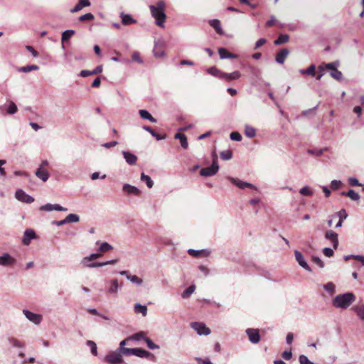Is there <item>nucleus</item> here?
I'll return each mask as SVG.
<instances>
[{
  "instance_id": "obj_44",
  "label": "nucleus",
  "mask_w": 364,
  "mask_h": 364,
  "mask_svg": "<svg viewBox=\"0 0 364 364\" xmlns=\"http://www.w3.org/2000/svg\"><path fill=\"white\" fill-rule=\"evenodd\" d=\"M95 18V16L91 13H87L84 15H82L79 17L80 21H92Z\"/></svg>"
},
{
  "instance_id": "obj_50",
  "label": "nucleus",
  "mask_w": 364,
  "mask_h": 364,
  "mask_svg": "<svg viewBox=\"0 0 364 364\" xmlns=\"http://www.w3.org/2000/svg\"><path fill=\"white\" fill-rule=\"evenodd\" d=\"M336 215L339 218V220L346 219L348 217V214L345 209H341L340 211L337 212L335 215H332V217Z\"/></svg>"
},
{
  "instance_id": "obj_61",
  "label": "nucleus",
  "mask_w": 364,
  "mask_h": 364,
  "mask_svg": "<svg viewBox=\"0 0 364 364\" xmlns=\"http://www.w3.org/2000/svg\"><path fill=\"white\" fill-rule=\"evenodd\" d=\"M341 186V182L340 181L333 180L331 181V188L333 190L338 189Z\"/></svg>"
},
{
  "instance_id": "obj_53",
  "label": "nucleus",
  "mask_w": 364,
  "mask_h": 364,
  "mask_svg": "<svg viewBox=\"0 0 364 364\" xmlns=\"http://www.w3.org/2000/svg\"><path fill=\"white\" fill-rule=\"evenodd\" d=\"M128 279H129L133 283H136L137 284H140L142 283V279L136 275H129Z\"/></svg>"
},
{
  "instance_id": "obj_13",
  "label": "nucleus",
  "mask_w": 364,
  "mask_h": 364,
  "mask_svg": "<svg viewBox=\"0 0 364 364\" xmlns=\"http://www.w3.org/2000/svg\"><path fill=\"white\" fill-rule=\"evenodd\" d=\"M230 181L233 184H235V186H237L238 188H240L241 189H244L245 188H250L256 189V188L252 184L247 183V182H244L237 178H230Z\"/></svg>"
},
{
  "instance_id": "obj_33",
  "label": "nucleus",
  "mask_w": 364,
  "mask_h": 364,
  "mask_svg": "<svg viewBox=\"0 0 364 364\" xmlns=\"http://www.w3.org/2000/svg\"><path fill=\"white\" fill-rule=\"evenodd\" d=\"M141 180L146 183V186H148V188H151L153 187V186H154L153 181L149 176L144 174V173H142L141 174Z\"/></svg>"
},
{
  "instance_id": "obj_25",
  "label": "nucleus",
  "mask_w": 364,
  "mask_h": 364,
  "mask_svg": "<svg viewBox=\"0 0 364 364\" xmlns=\"http://www.w3.org/2000/svg\"><path fill=\"white\" fill-rule=\"evenodd\" d=\"M139 115L141 118L143 119H148L149 120L150 122H153V123H156V119L155 118H154L151 114L146 110L145 109H141L139 110Z\"/></svg>"
},
{
  "instance_id": "obj_10",
  "label": "nucleus",
  "mask_w": 364,
  "mask_h": 364,
  "mask_svg": "<svg viewBox=\"0 0 364 364\" xmlns=\"http://www.w3.org/2000/svg\"><path fill=\"white\" fill-rule=\"evenodd\" d=\"M16 259L8 253H4L0 256V265L12 266L15 264Z\"/></svg>"
},
{
  "instance_id": "obj_27",
  "label": "nucleus",
  "mask_w": 364,
  "mask_h": 364,
  "mask_svg": "<svg viewBox=\"0 0 364 364\" xmlns=\"http://www.w3.org/2000/svg\"><path fill=\"white\" fill-rule=\"evenodd\" d=\"M209 23L215 30V31L218 34H223V30H222V28L220 26V22L219 20H217V19L211 20V21H210Z\"/></svg>"
},
{
  "instance_id": "obj_20",
  "label": "nucleus",
  "mask_w": 364,
  "mask_h": 364,
  "mask_svg": "<svg viewBox=\"0 0 364 364\" xmlns=\"http://www.w3.org/2000/svg\"><path fill=\"white\" fill-rule=\"evenodd\" d=\"M89 6H90V0H79V2L70 10V11L72 13H75L82 9V8Z\"/></svg>"
},
{
  "instance_id": "obj_51",
  "label": "nucleus",
  "mask_w": 364,
  "mask_h": 364,
  "mask_svg": "<svg viewBox=\"0 0 364 364\" xmlns=\"http://www.w3.org/2000/svg\"><path fill=\"white\" fill-rule=\"evenodd\" d=\"M117 289H118L117 280H113L112 282V284L109 287V292L110 294H114L117 292Z\"/></svg>"
},
{
  "instance_id": "obj_24",
  "label": "nucleus",
  "mask_w": 364,
  "mask_h": 364,
  "mask_svg": "<svg viewBox=\"0 0 364 364\" xmlns=\"http://www.w3.org/2000/svg\"><path fill=\"white\" fill-rule=\"evenodd\" d=\"M75 31L74 30H67L65 31H64L63 33H62V37H61V43H62V45L63 46V43L68 41H69V39L73 36L75 35Z\"/></svg>"
},
{
  "instance_id": "obj_21",
  "label": "nucleus",
  "mask_w": 364,
  "mask_h": 364,
  "mask_svg": "<svg viewBox=\"0 0 364 364\" xmlns=\"http://www.w3.org/2000/svg\"><path fill=\"white\" fill-rule=\"evenodd\" d=\"M223 75V79L227 81H230L240 78L241 76V73L239 71H235L231 73H224Z\"/></svg>"
},
{
  "instance_id": "obj_2",
  "label": "nucleus",
  "mask_w": 364,
  "mask_h": 364,
  "mask_svg": "<svg viewBox=\"0 0 364 364\" xmlns=\"http://www.w3.org/2000/svg\"><path fill=\"white\" fill-rule=\"evenodd\" d=\"M354 299L355 297H335L332 304L336 308L346 309L353 302Z\"/></svg>"
},
{
  "instance_id": "obj_9",
  "label": "nucleus",
  "mask_w": 364,
  "mask_h": 364,
  "mask_svg": "<svg viewBox=\"0 0 364 364\" xmlns=\"http://www.w3.org/2000/svg\"><path fill=\"white\" fill-rule=\"evenodd\" d=\"M325 237L326 239L330 240L332 244L333 247L335 250H336L338 247V234L333 232V230H328L325 233Z\"/></svg>"
},
{
  "instance_id": "obj_60",
  "label": "nucleus",
  "mask_w": 364,
  "mask_h": 364,
  "mask_svg": "<svg viewBox=\"0 0 364 364\" xmlns=\"http://www.w3.org/2000/svg\"><path fill=\"white\" fill-rule=\"evenodd\" d=\"M312 261L321 268L324 267L323 262L318 257H313Z\"/></svg>"
},
{
  "instance_id": "obj_36",
  "label": "nucleus",
  "mask_w": 364,
  "mask_h": 364,
  "mask_svg": "<svg viewBox=\"0 0 364 364\" xmlns=\"http://www.w3.org/2000/svg\"><path fill=\"white\" fill-rule=\"evenodd\" d=\"M134 311L136 313H141L144 316H145L146 314L147 308L146 306H143L139 304H136L134 306Z\"/></svg>"
},
{
  "instance_id": "obj_46",
  "label": "nucleus",
  "mask_w": 364,
  "mask_h": 364,
  "mask_svg": "<svg viewBox=\"0 0 364 364\" xmlns=\"http://www.w3.org/2000/svg\"><path fill=\"white\" fill-rule=\"evenodd\" d=\"M323 288L328 291V293L333 294L335 290V284L332 282H328L323 285Z\"/></svg>"
},
{
  "instance_id": "obj_3",
  "label": "nucleus",
  "mask_w": 364,
  "mask_h": 364,
  "mask_svg": "<svg viewBox=\"0 0 364 364\" xmlns=\"http://www.w3.org/2000/svg\"><path fill=\"white\" fill-rule=\"evenodd\" d=\"M105 361L108 364H122L124 360L120 353L112 352L107 355Z\"/></svg>"
},
{
  "instance_id": "obj_32",
  "label": "nucleus",
  "mask_w": 364,
  "mask_h": 364,
  "mask_svg": "<svg viewBox=\"0 0 364 364\" xmlns=\"http://www.w3.org/2000/svg\"><path fill=\"white\" fill-rule=\"evenodd\" d=\"M353 309L356 312L360 319L364 320V304L355 306L353 307Z\"/></svg>"
},
{
  "instance_id": "obj_37",
  "label": "nucleus",
  "mask_w": 364,
  "mask_h": 364,
  "mask_svg": "<svg viewBox=\"0 0 364 364\" xmlns=\"http://www.w3.org/2000/svg\"><path fill=\"white\" fill-rule=\"evenodd\" d=\"M144 129L149 132L153 136L156 137L157 140H161L165 138V136H162L154 132L150 127L144 126Z\"/></svg>"
},
{
  "instance_id": "obj_41",
  "label": "nucleus",
  "mask_w": 364,
  "mask_h": 364,
  "mask_svg": "<svg viewBox=\"0 0 364 364\" xmlns=\"http://www.w3.org/2000/svg\"><path fill=\"white\" fill-rule=\"evenodd\" d=\"M38 70V65H31L21 67L19 70L21 72H23V73H28V72H30L32 70Z\"/></svg>"
},
{
  "instance_id": "obj_35",
  "label": "nucleus",
  "mask_w": 364,
  "mask_h": 364,
  "mask_svg": "<svg viewBox=\"0 0 364 364\" xmlns=\"http://www.w3.org/2000/svg\"><path fill=\"white\" fill-rule=\"evenodd\" d=\"M301 73L302 74H306L314 77L316 76V66L314 65H311L306 70H301Z\"/></svg>"
},
{
  "instance_id": "obj_47",
  "label": "nucleus",
  "mask_w": 364,
  "mask_h": 364,
  "mask_svg": "<svg viewBox=\"0 0 364 364\" xmlns=\"http://www.w3.org/2000/svg\"><path fill=\"white\" fill-rule=\"evenodd\" d=\"M112 249V246H111L109 244H108L107 242H103L100 248H99V250L101 252H106L107 251H109Z\"/></svg>"
},
{
  "instance_id": "obj_45",
  "label": "nucleus",
  "mask_w": 364,
  "mask_h": 364,
  "mask_svg": "<svg viewBox=\"0 0 364 364\" xmlns=\"http://www.w3.org/2000/svg\"><path fill=\"white\" fill-rule=\"evenodd\" d=\"M144 341L146 343L149 348L151 350L159 348V346L155 344L149 338H144Z\"/></svg>"
},
{
  "instance_id": "obj_39",
  "label": "nucleus",
  "mask_w": 364,
  "mask_h": 364,
  "mask_svg": "<svg viewBox=\"0 0 364 364\" xmlns=\"http://www.w3.org/2000/svg\"><path fill=\"white\" fill-rule=\"evenodd\" d=\"M330 75L333 78L338 81L341 80L343 77L342 73L339 71L337 68L331 71Z\"/></svg>"
},
{
  "instance_id": "obj_12",
  "label": "nucleus",
  "mask_w": 364,
  "mask_h": 364,
  "mask_svg": "<svg viewBox=\"0 0 364 364\" xmlns=\"http://www.w3.org/2000/svg\"><path fill=\"white\" fill-rule=\"evenodd\" d=\"M294 255H295L296 260L299 264V265L301 267H302L304 269H305L306 270L311 272V269L310 267L308 265V264L306 263V262L304 260L302 254L300 252L296 250L294 252Z\"/></svg>"
},
{
  "instance_id": "obj_23",
  "label": "nucleus",
  "mask_w": 364,
  "mask_h": 364,
  "mask_svg": "<svg viewBox=\"0 0 364 364\" xmlns=\"http://www.w3.org/2000/svg\"><path fill=\"white\" fill-rule=\"evenodd\" d=\"M175 139H178L180 140L181 145L183 149H187L188 146L187 137L185 134L181 133H176L175 134Z\"/></svg>"
},
{
  "instance_id": "obj_15",
  "label": "nucleus",
  "mask_w": 364,
  "mask_h": 364,
  "mask_svg": "<svg viewBox=\"0 0 364 364\" xmlns=\"http://www.w3.org/2000/svg\"><path fill=\"white\" fill-rule=\"evenodd\" d=\"M188 252L190 255L196 257H205L210 255V251L207 250H195L190 249L188 250Z\"/></svg>"
},
{
  "instance_id": "obj_38",
  "label": "nucleus",
  "mask_w": 364,
  "mask_h": 364,
  "mask_svg": "<svg viewBox=\"0 0 364 364\" xmlns=\"http://www.w3.org/2000/svg\"><path fill=\"white\" fill-rule=\"evenodd\" d=\"M65 220L67 223H77L80 220V218L78 215L71 213L66 216Z\"/></svg>"
},
{
  "instance_id": "obj_28",
  "label": "nucleus",
  "mask_w": 364,
  "mask_h": 364,
  "mask_svg": "<svg viewBox=\"0 0 364 364\" xmlns=\"http://www.w3.org/2000/svg\"><path fill=\"white\" fill-rule=\"evenodd\" d=\"M341 195L348 196L353 200H358L360 199V195L353 190H349L347 192H342Z\"/></svg>"
},
{
  "instance_id": "obj_16",
  "label": "nucleus",
  "mask_w": 364,
  "mask_h": 364,
  "mask_svg": "<svg viewBox=\"0 0 364 364\" xmlns=\"http://www.w3.org/2000/svg\"><path fill=\"white\" fill-rule=\"evenodd\" d=\"M289 50L287 48L282 49L277 55H276V61L279 64H283L289 55Z\"/></svg>"
},
{
  "instance_id": "obj_40",
  "label": "nucleus",
  "mask_w": 364,
  "mask_h": 364,
  "mask_svg": "<svg viewBox=\"0 0 364 364\" xmlns=\"http://www.w3.org/2000/svg\"><path fill=\"white\" fill-rule=\"evenodd\" d=\"M87 345L90 347L91 353L96 356L97 355V348L96 343L92 341H87Z\"/></svg>"
},
{
  "instance_id": "obj_22",
  "label": "nucleus",
  "mask_w": 364,
  "mask_h": 364,
  "mask_svg": "<svg viewBox=\"0 0 364 364\" xmlns=\"http://www.w3.org/2000/svg\"><path fill=\"white\" fill-rule=\"evenodd\" d=\"M123 190L127 193H132L136 196H139L141 193L140 191L136 187L131 186L129 184L124 185Z\"/></svg>"
},
{
  "instance_id": "obj_30",
  "label": "nucleus",
  "mask_w": 364,
  "mask_h": 364,
  "mask_svg": "<svg viewBox=\"0 0 364 364\" xmlns=\"http://www.w3.org/2000/svg\"><path fill=\"white\" fill-rule=\"evenodd\" d=\"M122 22L124 25H130L134 23L136 21L130 15L122 14Z\"/></svg>"
},
{
  "instance_id": "obj_52",
  "label": "nucleus",
  "mask_w": 364,
  "mask_h": 364,
  "mask_svg": "<svg viewBox=\"0 0 364 364\" xmlns=\"http://www.w3.org/2000/svg\"><path fill=\"white\" fill-rule=\"evenodd\" d=\"M195 289V285H191L183 291L182 296H190L194 292Z\"/></svg>"
},
{
  "instance_id": "obj_26",
  "label": "nucleus",
  "mask_w": 364,
  "mask_h": 364,
  "mask_svg": "<svg viewBox=\"0 0 364 364\" xmlns=\"http://www.w3.org/2000/svg\"><path fill=\"white\" fill-rule=\"evenodd\" d=\"M207 72L210 75H213V76L217 77L218 78L223 79V75L224 73H223L222 71H220V70H218L215 67L209 68L207 70Z\"/></svg>"
},
{
  "instance_id": "obj_56",
  "label": "nucleus",
  "mask_w": 364,
  "mask_h": 364,
  "mask_svg": "<svg viewBox=\"0 0 364 364\" xmlns=\"http://www.w3.org/2000/svg\"><path fill=\"white\" fill-rule=\"evenodd\" d=\"M300 193L303 196H311L313 194L312 191L310 190L309 187H304L300 190Z\"/></svg>"
},
{
  "instance_id": "obj_18",
  "label": "nucleus",
  "mask_w": 364,
  "mask_h": 364,
  "mask_svg": "<svg viewBox=\"0 0 364 364\" xmlns=\"http://www.w3.org/2000/svg\"><path fill=\"white\" fill-rule=\"evenodd\" d=\"M218 53L221 59L225 58H237L238 56L236 54L230 53L227 49L224 48H220L218 49Z\"/></svg>"
},
{
  "instance_id": "obj_1",
  "label": "nucleus",
  "mask_w": 364,
  "mask_h": 364,
  "mask_svg": "<svg viewBox=\"0 0 364 364\" xmlns=\"http://www.w3.org/2000/svg\"><path fill=\"white\" fill-rule=\"evenodd\" d=\"M149 9L152 16L156 20V24L158 26L164 28V23L167 18L165 14V3L163 1H159L156 5H151Z\"/></svg>"
},
{
  "instance_id": "obj_31",
  "label": "nucleus",
  "mask_w": 364,
  "mask_h": 364,
  "mask_svg": "<svg viewBox=\"0 0 364 364\" xmlns=\"http://www.w3.org/2000/svg\"><path fill=\"white\" fill-rule=\"evenodd\" d=\"M289 36L287 34H281L274 41L275 45H281L289 41Z\"/></svg>"
},
{
  "instance_id": "obj_8",
  "label": "nucleus",
  "mask_w": 364,
  "mask_h": 364,
  "mask_svg": "<svg viewBox=\"0 0 364 364\" xmlns=\"http://www.w3.org/2000/svg\"><path fill=\"white\" fill-rule=\"evenodd\" d=\"M133 355L139 358H146L151 360L155 359L154 355L144 349L139 348H134Z\"/></svg>"
},
{
  "instance_id": "obj_34",
  "label": "nucleus",
  "mask_w": 364,
  "mask_h": 364,
  "mask_svg": "<svg viewBox=\"0 0 364 364\" xmlns=\"http://www.w3.org/2000/svg\"><path fill=\"white\" fill-rule=\"evenodd\" d=\"M336 68V63H325L318 67V70L322 72L324 69L334 70Z\"/></svg>"
},
{
  "instance_id": "obj_14",
  "label": "nucleus",
  "mask_w": 364,
  "mask_h": 364,
  "mask_svg": "<svg viewBox=\"0 0 364 364\" xmlns=\"http://www.w3.org/2000/svg\"><path fill=\"white\" fill-rule=\"evenodd\" d=\"M36 237L35 232L31 229H27L24 232L23 238L22 242L25 245H28L31 243V240Z\"/></svg>"
},
{
  "instance_id": "obj_11",
  "label": "nucleus",
  "mask_w": 364,
  "mask_h": 364,
  "mask_svg": "<svg viewBox=\"0 0 364 364\" xmlns=\"http://www.w3.org/2000/svg\"><path fill=\"white\" fill-rule=\"evenodd\" d=\"M23 314L28 320L36 324L40 323L42 320V316L41 315L32 313L28 310H23Z\"/></svg>"
},
{
  "instance_id": "obj_63",
  "label": "nucleus",
  "mask_w": 364,
  "mask_h": 364,
  "mask_svg": "<svg viewBox=\"0 0 364 364\" xmlns=\"http://www.w3.org/2000/svg\"><path fill=\"white\" fill-rule=\"evenodd\" d=\"M40 210L44 211H51L53 210V205L48 203L45 205L41 206L40 208Z\"/></svg>"
},
{
  "instance_id": "obj_58",
  "label": "nucleus",
  "mask_w": 364,
  "mask_h": 364,
  "mask_svg": "<svg viewBox=\"0 0 364 364\" xmlns=\"http://www.w3.org/2000/svg\"><path fill=\"white\" fill-rule=\"evenodd\" d=\"M299 363L300 364H314L312 362H311L308 358L304 355H301L299 356Z\"/></svg>"
},
{
  "instance_id": "obj_6",
  "label": "nucleus",
  "mask_w": 364,
  "mask_h": 364,
  "mask_svg": "<svg viewBox=\"0 0 364 364\" xmlns=\"http://www.w3.org/2000/svg\"><path fill=\"white\" fill-rule=\"evenodd\" d=\"M246 333L248 336L250 341L252 343H257L260 341V335L259 329L257 328H247Z\"/></svg>"
},
{
  "instance_id": "obj_59",
  "label": "nucleus",
  "mask_w": 364,
  "mask_h": 364,
  "mask_svg": "<svg viewBox=\"0 0 364 364\" xmlns=\"http://www.w3.org/2000/svg\"><path fill=\"white\" fill-rule=\"evenodd\" d=\"M132 59L133 61H135V62H137V63H141L143 62L142 60H141V58L140 56V54L138 52H134L132 54Z\"/></svg>"
},
{
  "instance_id": "obj_48",
  "label": "nucleus",
  "mask_w": 364,
  "mask_h": 364,
  "mask_svg": "<svg viewBox=\"0 0 364 364\" xmlns=\"http://www.w3.org/2000/svg\"><path fill=\"white\" fill-rule=\"evenodd\" d=\"M17 110H18V109H17V107L15 105V103L13 102H11L8 107L7 112L9 114H13L16 113L17 112Z\"/></svg>"
},
{
  "instance_id": "obj_43",
  "label": "nucleus",
  "mask_w": 364,
  "mask_h": 364,
  "mask_svg": "<svg viewBox=\"0 0 364 364\" xmlns=\"http://www.w3.org/2000/svg\"><path fill=\"white\" fill-rule=\"evenodd\" d=\"M245 135L249 138H252L255 136V129L251 127H247L245 130Z\"/></svg>"
},
{
  "instance_id": "obj_57",
  "label": "nucleus",
  "mask_w": 364,
  "mask_h": 364,
  "mask_svg": "<svg viewBox=\"0 0 364 364\" xmlns=\"http://www.w3.org/2000/svg\"><path fill=\"white\" fill-rule=\"evenodd\" d=\"M102 256V254L100 253H94L90 255V257H86L84 258V261H92L94 259H96Z\"/></svg>"
},
{
  "instance_id": "obj_17",
  "label": "nucleus",
  "mask_w": 364,
  "mask_h": 364,
  "mask_svg": "<svg viewBox=\"0 0 364 364\" xmlns=\"http://www.w3.org/2000/svg\"><path fill=\"white\" fill-rule=\"evenodd\" d=\"M122 154L128 164L134 165L136 163L137 156L134 154L126 151H122Z\"/></svg>"
},
{
  "instance_id": "obj_4",
  "label": "nucleus",
  "mask_w": 364,
  "mask_h": 364,
  "mask_svg": "<svg viewBox=\"0 0 364 364\" xmlns=\"http://www.w3.org/2000/svg\"><path fill=\"white\" fill-rule=\"evenodd\" d=\"M218 166L217 164V159L213 160V164L210 166L203 168L200 170V173L203 176H211L215 175L218 171Z\"/></svg>"
},
{
  "instance_id": "obj_49",
  "label": "nucleus",
  "mask_w": 364,
  "mask_h": 364,
  "mask_svg": "<svg viewBox=\"0 0 364 364\" xmlns=\"http://www.w3.org/2000/svg\"><path fill=\"white\" fill-rule=\"evenodd\" d=\"M8 340L14 347L22 348L23 346V344L16 338H9Z\"/></svg>"
},
{
  "instance_id": "obj_55",
  "label": "nucleus",
  "mask_w": 364,
  "mask_h": 364,
  "mask_svg": "<svg viewBox=\"0 0 364 364\" xmlns=\"http://www.w3.org/2000/svg\"><path fill=\"white\" fill-rule=\"evenodd\" d=\"M134 348H120L119 353L124 355H133Z\"/></svg>"
},
{
  "instance_id": "obj_19",
  "label": "nucleus",
  "mask_w": 364,
  "mask_h": 364,
  "mask_svg": "<svg viewBox=\"0 0 364 364\" xmlns=\"http://www.w3.org/2000/svg\"><path fill=\"white\" fill-rule=\"evenodd\" d=\"M35 174L38 178H41L44 182H46L49 178V173L48 171L43 167H39L36 170Z\"/></svg>"
},
{
  "instance_id": "obj_5",
  "label": "nucleus",
  "mask_w": 364,
  "mask_h": 364,
  "mask_svg": "<svg viewBox=\"0 0 364 364\" xmlns=\"http://www.w3.org/2000/svg\"><path fill=\"white\" fill-rule=\"evenodd\" d=\"M191 326L199 335H208L210 333V328L206 327L203 323L193 322L191 323Z\"/></svg>"
},
{
  "instance_id": "obj_42",
  "label": "nucleus",
  "mask_w": 364,
  "mask_h": 364,
  "mask_svg": "<svg viewBox=\"0 0 364 364\" xmlns=\"http://www.w3.org/2000/svg\"><path fill=\"white\" fill-rule=\"evenodd\" d=\"M232 153L231 150H225L220 153V157L223 160H229L232 158Z\"/></svg>"
},
{
  "instance_id": "obj_64",
  "label": "nucleus",
  "mask_w": 364,
  "mask_h": 364,
  "mask_svg": "<svg viewBox=\"0 0 364 364\" xmlns=\"http://www.w3.org/2000/svg\"><path fill=\"white\" fill-rule=\"evenodd\" d=\"M282 356L284 359L288 360L291 358V350H285L282 353Z\"/></svg>"
},
{
  "instance_id": "obj_7",
  "label": "nucleus",
  "mask_w": 364,
  "mask_h": 364,
  "mask_svg": "<svg viewBox=\"0 0 364 364\" xmlns=\"http://www.w3.org/2000/svg\"><path fill=\"white\" fill-rule=\"evenodd\" d=\"M16 198L21 201L26 203H31L34 201V198L29 195L26 194L23 190H17L16 192Z\"/></svg>"
},
{
  "instance_id": "obj_29",
  "label": "nucleus",
  "mask_w": 364,
  "mask_h": 364,
  "mask_svg": "<svg viewBox=\"0 0 364 364\" xmlns=\"http://www.w3.org/2000/svg\"><path fill=\"white\" fill-rule=\"evenodd\" d=\"M117 261H118V259H113V260L107 261L105 262H92V263L87 264V266L89 267H102V266H105L107 264H115L116 262H117Z\"/></svg>"
},
{
  "instance_id": "obj_54",
  "label": "nucleus",
  "mask_w": 364,
  "mask_h": 364,
  "mask_svg": "<svg viewBox=\"0 0 364 364\" xmlns=\"http://www.w3.org/2000/svg\"><path fill=\"white\" fill-rule=\"evenodd\" d=\"M230 139L233 141H240L242 140V136L239 132H233L230 134Z\"/></svg>"
},
{
  "instance_id": "obj_62",
  "label": "nucleus",
  "mask_w": 364,
  "mask_h": 364,
  "mask_svg": "<svg viewBox=\"0 0 364 364\" xmlns=\"http://www.w3.org/2000/svg\"><path fill=\"white\" fill-rule=\"evenodd\" d=\"M323 252L326 257H332L333 255V250L328 247H325L323 250Z\"/></svg>"
}]
</instances>
